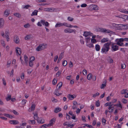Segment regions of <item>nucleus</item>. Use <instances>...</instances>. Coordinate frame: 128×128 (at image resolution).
Wrapping results in <instances>:
<instances>
[{
	"mask_svg": "<svg viewBox=\"0 0 128 128\" xmlns=\"http://www.w3.org/2000/svg\"><path fill=\"white\" fill-rule=\"evenodd\" d=\"M95 48L96 51H99L100 49V46L98 44H96L95 46Z\"/></svg>",
	"mask_w": 128,
	"mask_h": 128,
	"instance_id": "c85d7f7f",
	"label": "nucleus"
},
{
	"mask_svg": "<svg viewBox=\"0 0 128 128\" xmlns=\"http://www.w3.org/2000/svg\"><path fill=\"white\" fill-rule=\"evenodd\" d=\"M115 41L116 42V44L119 46L120 42H123V38L116 39V40Z\"/></svg>",
	"mask_w": 128,
	"mask_h": 128,
	"instance_id": "9b49d317",
	"label": "nucleus"
},
{
	"mask_svg": "<svg viewBox=\"0 0 128 128\" xmlns=\"http://www.w3.org/2000/svg\"><path fill=\"white\" fill-rule=\"evenodd\" d=\"M68 20L70 21H72L74 20V19L73 18L71 17L68 16Z\"/></svg>",
	"mask_w": 128,
	"mask_h": 128,
	"instance_id": "ea45409f",
	"label": "nucleus"
},
{
	"mask_svg": "<svg viewBox=\"0 0 128 128\" xmlns=\"http://www.w3.org/2000/svg\"><path fill=\"white\" fill-rule=\"evenodd\" d=\"M111 25L110 28H113L115 29L119 30H122V28L123 27L122 24H118L114 23H112Z\"/></svg>",
	"mask_w": 128,
	"mask_h": 128,
	"instance_id": "f03ea898",
	"label": "nucleus"
},
{
	"mask_svg": "<svg viewBox=\"0 0 128 128\" xmlns=\"http://www.w3.org/2000/svg\"><path fill=\"white\" fill-rule=\"evenodd\" d=\"M8 96L6 98V99L7 101H8L11 99V96L10 95H8Z\"/></svg>",
	"mask_w": 128,
	"mask_h": 128,
	"instance_id": "a19ab883",
	"label": "nucleus"
},
{
	"mask_svg": "<svg viewBox=\"0 0 128 128\" xmlns=\"http://www.w3.org/2000/svg\"><path fill=\"white\" fill-rule=\"evenodd\" d=\"M123 27L122 28V29H127L128 28V25H124L122 24Z\"/></svg>",
	"mask_w": 128,
	"mask_h": 128,
	"instance_id": "c9c22d12",
	"label": "nucleus"
},
{
	"mask_svg": "<svg viewBox=\"0 0 128 128\" xmlns=\"http://www.w3.org/2000/svg\"><path fill=\"white\" fill-rule=\"evenodd\" d=\"M52 10V8H44V11H45L51 12Z\"/></svg>",
	"mask_w": 128,
	"mask_h": 128,
	"instance_id": "cd10ccee",
	"label": "nucleus"
},
{
	"mask_svg": "<svg viewBox=\"0 0 128 128\" xmlns=\"http://www.w3.org/2000/svg\"><path fill=\"white\" fill-rule=\"evenodd\" d=\"M83 73L84 75H86L87 74V72L86 70L84 69L83 71Z\"/></svg>",
	"mask_w": 128,
	"mask_h": 128,
	"instance_id": "4d7b16f0",
	"label": "nucleus"
},
{
	"mask_svg": "<svg viewBox=\"0 0 128 128\" xmlns=\"http://www.w3.org/2000/svg\"><path fill=\"white\" fill-rule=\"evenodd\" d=\"M63 26H65L68 28H71L73 27V26L71 25L70 24H69L67 23L64 22L63 23Z\"/></svg>",
	"mask_w": 128,
	"mask_h": 128,
	"instance_id": "6ab92c4d",
	"label": "nucleus"
},
{
	"mask_svg": "<svg viewBox=\"0 0 128 128\" xmlns=\"http://www.w3.org/2000/svg\"><path fill=\"white\" fill-rule=\"evenodd\" d=\"M38 122L39 124H42L44 122V120L42 118H39L37 119Z\"/></svg>",
	"mask_w": 128,
	"mask_h": 128,
	"instance_id": "2eb2a0df",
	"label": "nucleus"
},
{
	"mask_svg": "<svg viewBox=\"0 0 128 128\" xmlns=\"http://www.w3.org/2000/svg\"><path fill=\"white\" fill-rule=\"evenodd\" d=\"M4 115L5 116L9 118H12V115L8 114H6L5 113L4 114Z\"/></svg>",
	"mask_w": 128,
	"mask_h": 128,
	"instance_id": "bb28decb",
	"label": "nucleus"
},
{
	"mask_svg": "<svg viewBox=\"0 0 128 128\" xmlns=\"http://www.w3.org/2000/svg\"><path fill=\"white\" fill-rule=\"evenodd\" d=\"M61 74V72L58 71L56 74V77H58Z\"/></svg>",
	"mask_w": 128,
	"mask_h": 128,
	"instance_id": "0e129e2a",
	"label": "nucleus"
},
{
	"mask_svg": "<svg viewBox=\"0 0 128 128\" xmlns=\"http://www.w3.org/2000/svg\"><path fill=\"white\" fill-rule=\"evenodd\" d=\"M55 120V119L54 118H52L50 121L49 123L47 124L48 126V127H50L52 126L54 123Z\"/></svg>",
	"mask_w": 128,
	"mask_h": 128,
	"instance_id": "423d86ee",
	"label": "nucleus"
},
{
	"mask_svg": "<svg viewBox=\"0 0 128 128\" xmlns=\"http://www.w3.org/2000/svg\"><path fill=\"white\" fill-rule=\"evenodd\" d=\"M38 11L36 10H35L31 14L32 16H36L37 15Z\"/></svg>",
	"mask_w": 128,
	"mask_h": 128,
	"instance_id": "a878e982",
	"label": "nucleus"
},
{
	"mask_svg": "<svg viewBox=\"0 0 128 128\" xmlns=\"http://www.w3.org/2000/svg\"><path fill=\"white\" fill-rule=\"evenodd\" d=\"M14 15L18 18H20L21 16V15L18 13H15L14 14Z\"/></svg>",
	"mask_w": 128,
	"mask_h": 128,
	"instance_id": "e433bc0d",
	"label": "nucleus"
},
{
	"mask_svg": "<svg viewBox=\"0 0 128 128\" xmlns=\"http://www.w3.org/2000/svg\"><path fill=\"white\" fill-rule=\"evenodd\" d=\"M16 54H18L20 55L22 53V51L21 49L19 47H17L16 48Z\"/></svg>",
	"mask_w": 128,
	"mask_h": 128,
	"instance_id": "1a4fd4ad",
	"label": "nucleus"
},
{
	"mask_svg": "<svg viewBox=\"0 0 128 128\" xmlns=\"http://www.w3.org/2000/svg\"><path fill=\"white\" fill-rule=\"evenodd\" d=\"M57 82V80H55V79H54L52 82V84L54 85H55L56 83Z\"/></svg>",
	"mask_w": 128,
	"mask_h": 128,
	"instance_id": "5fc2aeb1",
	"label": "nucleus"
},
{
	"mask_svg": "<svg viewBox=\"0 0 128 128\" xmlns=\"http://www.w3.org/2000/svg\"><path fill=\"white\" fill-rule=\"evenodd\" d=\"M33 114H34V119L37 120V119L39 118L38 116L37 112H35V113H33Z\"/></svg>",
	"mask_w": 128,
	"mask_h": 128,
	"instance_id": "4be33fe9",
	"label": "nucleus"
},
{
	"mask_svg": "<svg viewBox=\"0 0 128 128\" xmlns=\"http://www.w3.org/2000/svg\"><path fill=\"white\" fill-rule=\"evenodd\" d=\"M111 42H109L104 44L101 50L102 53L106 54L110 48V45L111 44Z\"/></svg>",
	"mask_w": 128,
	"mask_h": 128,
	"instance_id": "f257e3e1",
	"label": "nucleus"
},
{
	"mask_svg": "<svg viewBox=\"0 0 128 128\" xmlns=\"http://www.w3.org/2000/svg\"><path fill=\"white\" fill-rule=\"evenodd\" d=\"M1 44L3 46L5 47L6 44L4 41V40H2L1 41Z\"/></svg>",
	"mask_w": 128,
	"mask_h": 128,
	"instance_id": "3c124183",
	"label": "nucleus"
},
{
	"mask_svg": "<svg viewBox=\"0 0 128 128\" xmlns=\"http://www.w3.org/2000/svg\"><path fill=\"white\" fill-rule=\"evenodd\" d=\"M89 8L91 10H98L97 6L96 5H93L90 6Z\"/></svg>",
	"mask_w": 128,
	"mask_h": 128,
	"instance_id": "39448f33",
	"label": "nucleus"
},
{
	"mask_svg": "<svg viewBox=\"0 0 128 128\" xmlns=\"http://www.w3.org/2000/svg\"><path fill=\"white\" fill-rule=\"evenodd\" d=\"M92 74H89L87 75V78L88 80H90L92 78Z\"/></svg>",
	"mask_w": 128,
	"mask_h": 128,
	"instance_id": "7c9ffc66",
	"label": "nucleus"
},
{
	"mask_svg": "<svg viewBox=\"0 0 128 128\" xmlns=\"http://www.w3.org/2000/svg\"><path fill=\"white\" fill-rule=\"evenodd\" d=\"M59 90L58 88H57L55 90L54 93V94L58 96H59L60 95H62V93H60L59 92Z\"/></svg>",
	"mask_w": 128,
	"mask_h": 128,
	"instance_id": "4468645a",
	"label": "nucleus"
},
{
	"mask_svg": "<svg viewBox=\"0 0 128 128\" xmlns=\"http://www.w3.org/2000/svg\"><path fill=\"white\" fill-rule=\"evenodd\" d=\"M121 68L122 69L126 67V66L125 64H122L121 65Z\"/></svg>",
	"mask_w": 128,
	"mask_h": 128,
	"instance_id": "052dcab7",
	"label": "nucleus"
},
{
	"mask_svg": "<svg viewBox=\"0 0 128 128\" xmlns=\"http://www.w3.org/2000/svg\"><path fill=\"white\" fill-rule=\"evenodd\" d=\"M108 38H104L101 40V42L102 43H104L108 42Z\"/></svg>",
	"mask_w": 128,
	"mask_h": 128,
	"instance_id": "b1692460",
	"label": "nucleus"
},
{
	"mask_svg": "<svg viewBox=\"0 0 128 128\" xmlns=\"http://www.w3.org/2000/svg\"><path fill=\"white\" fill-rule=\"evenodd\" d=\"M114 43H113L112 46V50L114 51H115L118 50V46L117 45H114Z\"/></svg>",
	"mask_w": 128,
	"mask_h": 128,
	"instance_id": "f8f14e48",
	"label": "nucleus"
},
{
	"mask_svg": "<svg viewBox=\"0 0 128 128\" xmlns=\"http://www.w3.org/2000/svg\"><path fill=\"white\" fill-rule=\"evenodd\" d=\"M92 34L90 32H84L83 36L85 37H87L89 36H92Z\"/></svg>",
	"mask_w": 128,
	"mask_h": 128,
	"instance_id": "ddd939ff",
	"label": "nucleus"
},
{
	"mask_svg": "<svg viewBox=\"0 0 128 128\" xmlns=\"http://www.w3.org/2000/svg\"><path fill=\"white\" fill-rule=\"evenodd\" d=\"M47 127H48V126L47 124H44L41 126H40V128H46Z\"/></svg>",
	"mask_w": 128,
	"mask_h": 128,
	"instance_id": "79ce46f5",
	"label": "nucleus"
},
{
	"mask_svg": "<svg viewBox=\"0 0 128 128\" xmlns=\"http://www.w3.org/2000/svg\"><path fill=\"white\" fill-rule=\"evenodd\" d=\"M9 123L11 124L14 125H16L19 123L18 121L16 120H10L9 121Z\"/></svg>",
	"mask_w": 128,
	"mask_h": 128,
	"instance_id": "9d476101",
	"label": "nucleus"
},
{
	"mask_svg": "<svg viewBox=\"0 0 128 128\" xmlns=\"http://www.w3.org/2000/svg\"><path fill=\"white\" fill-rule=\"evenodd\" d=\"M106 120L104 118H102V123H104V124H103L104 125H105L106 123Z\"/></svg>",
	"mask_w": 128,
	"mask_h": 128,
	"instance_id": "bf43d9fd",
	"label": "nucleus"
},
{
	"mask_svg": "<svg viewBox=\"0 0 128 128\" xmlns=\"http://www.w3.org/2000/svg\"><path fill=\"white\" fill-rule=\"evenodd\" d=\"M96 106L97 107L99 106H100V102L99 100L97 101L96 103Z\"/></svg>",
	"mask_w": 128,
	"mask_h": 128,
	"instance_id": "864d4df0",
	"label": "nucleus"
},
{
	"mask_svg": "<svg viewBox=\"0 0 128 128\" xmlns=\"http://www.w3.org/2000/svg\"><path fill=\"white\" fill-rule=\"evenodd\" d=\"M11 63V61L10 60H9L8 61L7 64V66L8 67H9L10 66Z\"/></svg>",
	"mask_w": 128,
	"mask_h": 128,
	"instance_id": "8fccbe9b",
	"label": "nucleus"
},
{
	"mask_svg": "<svg viewBox=\"0 0 128 128\" xmlns=\"http://www.w3.org/2000/svg\"><path fill=\"white\" fill-rule=\"evenodd\" d=\"M9 32L8 31H6L5 32V36H9Z\"/></svg>",
	"mask_w": 128,
	"mask_h": 128,
	"instance_id": "c03bdc74",
	"label": "nucleus"
},
{
	"mask_svg": "<svg viewBox=\"0 0 128 128\" xmlns=\"http://www.w3.org/2000/svg\"><path fill=\"white\" fill-rule=\"evenodd\" d=\"M122 101L123 103L124 104L126 103L127 102V100L124 98L122 99Z\"/></svg>",
	"mask_w": 128,
	"mask_h": 128,
	"instance_id": "603ef678",
	"label": "nucleus"
},
{
	"mask_svg": "<svg viewBox=\"0 0 128 128\" xmlns=\"http://www.w3.org/2000/svg\"><path fill=\"white\" fill-rule=\"evenodd\" d=\"M6 38L7 42H8L10 41V38L9 36H5Z\"/></svg>",
	"mask_w": 128,
	"mask_h": 128,
	"instance_id": "680f3d73",
	"label": "nucleus"
},
{
	"mask_svg": "<svg viewBox=\"0 0 128 128\" xmlns=\"http://www.w3.org/2000/svg\"><path fill=\"white\" fill-rule=\"evenodd\" d=\"M63 56H64V54H63V53H61L60 54L59 58H60L62 59V58Z\"/></svg>",
	"mask_w": 128,
	"mask_h": 128,
	"instance_id": "69168bd1",
	"label": "nucleus"
},
{
	"mask_svg": "<svg viewBox=\"0 0 128 128\" xmlns=\"http://www.w3.org/2000/svg\"><path fill=\"white\" fill-rule=\"evenodd\" d=\"M119 104H116L114 105V106H116L118 107H119L120 108H122V106L121 105V104L120 103V102H119Z\"/></svg>",
	"mask_w": 128,
	"mask_h": 128,
	"instance_id": "c756f323",
	"label": "nucleus"
},
{
	"mask_svg": "<svg viewBox=\"0 0 128 128\" xmlns=\"http://www.w3.org/2000/svg\"><path fill=\"white\" fill-rule=\"evenodd\" d=\"M10 14V10L8 9H6L4 12V15L6 16H7Z\"/></svg>",
	"mask_w": 128,
	"mask_h": 128,
	"instance_id": "dca6fc26",
	"label": "nucleus"
},
{
	"mask_svg": "<svg viewBox=\"0 0 128 128\" xmlns=\"http://www.w3.org/2000/svg\"><path fill=\"white\" fill-rule=\"evenodd\" d=\"M30 6L29 5L24 6H23V8L28 9L30 7Z\"/></svg>",
	"mask_w": 128,
	"mask_h": 128,
	"instance_id": "a18cd8bd",
	"label": "nucleus"
},
{
	"mask_svg": "<svg viewBox=\"0 0 128 128\" xmlns=\"http://www.w3.org/2000/svg\"><path fill=\"white\" fill-rule=\"evenodd\" d=\"M63 26V23H61L60 22L56 24L55 25V27L56 28H58L62 26Z\"/></svg>",
	"mask_w": 128,
	"mask_h": 128,
	"instance_id": "393cba45",
	"label": "nucleus"
},
{
	"mask_svg": "<svg viewBox=\"0 0 128 128\" xmlns=\"http://www.w3.org/2000/svg\"><path fill=\"white\" fill-rule=\"evenodd\" d=\"M62 82H60L57 85V86H58V90H60V88H61V87L62 86Z\"/></svg>",
	"mask_w": 128,
	"mask_h": 128,
	"instance_id": "2f4dec72",
	"label": "nucleus"
},
{
	"mask_svg": "<svg viewBox=\"0 0 128 128\" xmlns=\"http://www.w3.org/2000/svg\"><path fill=\"white\" fill-rule=\"evenodd\" d=\"M68 28H66L64 30V32L65 33H69Z\"/></svg>",
	"mask_w": 128,
	"mask_h": 128,
	"instance_id": "338daca9",
	"label": "nucleus"
},
{
	"mask_svg": "<svg viewBox=\"0 0 128 128\" xmlns=\"http://www.w3.org/2000/svg\"><path fill=\"white\" fill-rule=\"evenodd\" d=\"M106 81H104L103 84H102L100 86V88L101 89L104 88L106 86Z\"/></svg>",
	"mask_w": 128,
	"mask_h": 128,
	"instance_id": "aec40b11",
	"label": "nucleus"
},
{
	"mask_svg": "<svg viewBox=\"0 0 128 128\" xmlns=\"http://www.w3.org/2000/svg\"><path fill=\"white\" fill-rule=\"evenodd\" d=\"M32 38V36L30 34L26 35L25 37V40H29Z\"/></svg>",
	"mask_w": 128,
	"mask_h": 128,
	"instance_id": "412c9836",
	"label": "nucleus"
},
{
	"mask_svg": "<svg viewBox=\"0 0 128 128\" xmlns=\"http://www.w3.org/2000/svg\"><path fill=\"white\" fill-rule=\"evenodd\" d=\"M14 41L16 44H18L19 43V39L18 36L15 35L14 37Z\"/></svg>",
	"mask_w": 128,
	"mask_h": 128,
	"instance_id": "0eeeda50",
	"label": "nucleus"
},
{
	"mask_svg": "<svg viewBox=\"0 0 128 128\" xmlns=\"http://www.w3.org/2000/svg\"><path fill=\"white\" fill-rule=\"evenodd\" d=\"M76 97V96L74 94L72 95L69 94L68 95V97L70 100H72Z\"/></svg>",
	"mask_w": 128,
	"mask_h": 128,
	"instance_id": "a211bd4d",
	"label": "nucleus"
},
{
	"mask_svg": "<svg viewBox=\"0 0 128 128\" xmlns=\"http://www.w3.org/2000/svg\"><path fill=\"white\" fill-rule=\"evenodd\" d=\"M35 60V58L34 56H32L30 59V61H33Z\"/></svg>",
	"mask_w": 128,
	"mask_h": 128,
	"instance_id": "774afa93",
	"label": "nucleus"
},
{
	"mask_svg": "<svg viewBox=\"0 0 128 128\" xmlns=\"http://www.w3.org/2000/svg\"><path fill=\"white\" fill-rule=\"evenodd\" d=\"M61 110V109L60 108H57L55 109L54 112L57 113L60 112Z\"/></svg>",
	"mask_w": 128,
	"mask_h": 128,
	"instance_id": "5701e85b",
	"label": "nucleus"
},
{
	"mask_svg": "<svg viewBox=\"0 0 128 128\" xmlns=\"http://www.w3.org/2000/svg\"><path fill=\"white\" fill-rule=\"evenodd\" d=\"M29 65L30 66L32 67L33 65V62L32 61H30L29 63Z\"/></svg>",
	"mask_w": 128,
	"mask_h": 128,
	"instance_id": "de8ad7c7",
	"label": "nucleus"
},
{
	"mask_svg": "<svg viewBox=\"0 0 128 128\" xmlns=\"http://www.w3.org/2000/svg\"><path fill=\"white\" fill-rule=\"evenodd\" d=\"M4 20L2 19H0V28H2L4 24Z\"/></svg>",
	"mask_w": 128,
	"mask_h": 128,
	"instance_id": "f3484780",
	"label": "nucleus"
},
{
	"mask_svg": "<svg viewBox=\"0 0 128 128\" xmlns=\"http://www.w3.org/2000/svg\"><path fill=\"white\" fill-rule=\"evenodd\" d=\"M41 22V20H40V22H38V23L37 24L38 26H42V23Z\"/></svg>",
	"mask_w": 128,
	"mask_h": 128,
	"instance_id": "e2e57ef3",
	"label": "nucleus"
},
{
	"mask_svg": "<svg viewBox=\"0 0 128 128\" xmlns=\"http://www.w3.org/2000/svg\"><path fill=\"white\" fill-rule=\"evenodd\" d=\"M35 104L34 103H33V102H32L31 107L29 108L28 110V111L30 112L34 111L35 110Z\"/></svg>",
	"mask_w": 128,
	"mask_h": 128,
	"instance_id": "20e7f679",
	"label": "nucleus"
},
{
	"mask_svg": "<svg viewBox=\"0 0 128 128\" xmlns=\"http://www.w3.org/2000/svg\"><path fill=\"white\" fill-rule=\"evenodd\" d=\"M78 107L77 105H74L72 107V108L73 110H75Z\"/></svg>",
	"mask_w": 128,
	"mask_h": 128,
	"instance_id": "13d9d810",
	"label": "nucleus"
},
{
	"mask_svg": "<svg viewBox=\"0 0 128 128\" xmlns=\"http://www.w3.org/2000/svg\"><path fill=\"white\" fill-rule=\"evenodd\" d=\"M100 94L98 92H97L96 94H93V97L95 98L96 96H98Z\"/></svg>",
	"mask_w": 128,
	"mask_h": 128,
	"instance_id": "09e8293b",
	"label": "nucleus"
},
{
	"mask_svg": "<svg viewBox=\"0 0 128 128\" xmlns=\"http://www.w3.org/2000/svg\"><path fill=\"white\" fill-rule=\"evenodd\" d=\"M25 62H26L28 61V58L26 55H24V56Z\"/></svg>",
	"mask_w": 128,
	"mask_h": 128,
	"instance_id": "473e14b6",
	"label": "nucleus"
},
{
	"mask_svg": "<svg viewBox=\"0 0 128 128\" xmlns=\"http://www.w3.org/2000/svg\"><path fill=\"white\" fill-rule=\"evenodd\" d=\"M127 91L128 90L126 89L123 90L121 91V93L122 94H125L127 93Z\"/></svg>",
	"mask_w": 128,
	"mask_h": 128,
	"instance_id": "72a5a7b5",
	"label": "nucleus"
},
{
	"mask_svg": "<svg viewBox=\"0 0 128 128\" xmlns=\"http://www.w3.org/2000/svg\"><path fill=\"white\" fill-rule=\"evenodd\" d=\"M24 77V73H22L21 74V75L20 76V78L22 79H23Z\"/></svg>",
	"mask_w": 128,
	"mask_h": 128,
	"instance_id": "6e6d98bb",
	"label": "nucleus"
},
{
	"mask_svg": "<svg viewBox=\"0 0 128 128\" xmlns=\"http://www.w3.org/2000/svg\"><path fill=\"white\" fill-rule=\"evenodd\" d=\"M30 25L29 24H25L24 26V28H29L30 27Z\"/></svg>",
	"mask_w": 128,
	"mask_h": 128,
	"instance_id": "49530a36",
	"label": "nucleus"
},
{
	"mask_svg": "<svg viewBox=\"0 0 128 128\" xmlns=\"http://www.w3.org/2000/svg\"><path fill=\"white\" fill-rule=\"evenodd\" d=\"M67 64V61L66 60L62 62V65L64 66H65Z\"/></svg>",
	"mask_w": 128,
	"mask_h": 128,
	"instance_id": "37998d69",
	"label": "nucleus"
},
{
	"mask_svg": "<svg viewBox=\"0 0 128 128\" xmlns=\"http://www.w3.org/2000/svg\"><path fill=\"white\" fill-rule=\"evenodd\" d=\"M41 23H42L43 25L45 26L46 27H48L49 25L48 23L47 22H46L44 20H41Z\"/></svg>",
	"mask_w": 128,
	"mask_h": 128,
	"instance_id": "6e6552de",
	"label": "nucleus"
},
{
	"mask_svg": "<svg viewBox=\"0 0 128 128\" xmlns=\"http://www.w3.org/2000/svg\"><path fill=\"white\" fill-rule=\"evenodd\" d=\"M47 47V45L46 44H40L36 48V50L38 51H39L46 48Z\"/></svg>",
	"mask_w": 128,
	"mask_h": 128,
	"instance_id": "7ed1b4c3",
	"label": "nucleus"
},
{
	"mask_svg": "<svg viewBox=\"0 0 128 128\" xmlns=\"http://www.w3.org/2000/svg\"><path fill=\"white\" fill-rule=\"evenodd\" d=\"M84 124V126H83L84 127L85 126H87L89 127V128H93V127L91 125H89L86 124Z\"/></svg>",
	"mask_w": 128,
	"mask_h": 128,
	"instance_id": "58836bf2",
	"label": "nucleus"
},
{
	"mask_svg": "<svg viewBox=\"0 0 128 128\" xmlns=\"http://www.w3.org/2000/svg\"><path fill=\"white\" fill-rule=\"evenodd\" d=\"M104 32L107 33H111L112 32L109 30L105 29Z\"/></svg>",
	"mask_w": 128,
	"mask_h": 128,
	"instance_id": "f704fd0d",
	"label": "nucleus"
},
{
	"mask_svg": "<svg viewBox=\"0 0 128 128\" xmlns=\"http://www.w3.org/2000/svg\"><path fill=\"white\" fill-rule=\"evenodd\" d=\"M68 30H69V33H71L72 32H75L76 31L75 30L72 29L70 28H68Z\"/></svg>",
	"mask_w": 128,
	"mask_h": 128,
	"instance_id": "4c0bfd02",
	"label": "nucleus"
}]
</instances>
